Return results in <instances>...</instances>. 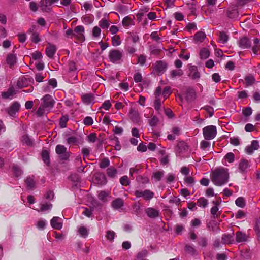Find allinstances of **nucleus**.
Masks as SVG:
<instances>
[{"label":"nucleus","mask_w":260,"mask_h":260,"mask_svg":"<svg viewBox=\"0 0 260 260\" xmlns=\"http://www.w3.org/2000/svg\"><path fill=\"white\" fill-rule=\"evenodd\" d=\"M229 178L228 170L224 168H219L213 170L211 174V180L217 186L225 184Z\"/></svg>","instance_id":"1"},{"label":"nucleus","mask_w":260,"mask_h":260,"mask_svg":"<svg viewBox=\"0 0 260 260\" xmlns=\"http://www.w3.org/2000/svg\"><path fill=\"white\" fill-rule=\"evenodd\" d=\"M55 152L61 160H69L71 154L64 145L60 144L56 146Z\"/></svg>","instance_id":"2"},{"label":"nucleus","mask_w":260,"mask_h":260,"mask_svg":"<svg viewBox=\"0 0 260 260\" xmlns=\"http://www.w3.org/2000/svg\"><path fill=\"white\" fill-rule=\"evenodd\" d=\"M203 134L205 139L210 140L214 139L217 134V129L215 126L209 125L203 129Z\"/></svg>","instance_id":"3"},{"label":"nucleus","mask_w":260,"mask_h":260,"mask_svg":"<svg viewBox=\"0 0 260 260\" xmlns=\"http://www.w3.org/2000/svg\"><path fill=\"white\" fill-rule=\"evenodd\" d=\"M122 57V53L118 50L113 49L110 50L109 53V59L113 63L120 60Z\"/></svg>","instance_id":"4"},{"label":"nucleus","mask_w":260,"mask_h":260,"mask_svg":"<svg viewBox=\"0 0 260 260\" xmlns=\"http://www.w3.org/2000/svg\"><path fill=\"white\" fill-rule=\"evenodd\" d=\"M134 193L137 198L143 197L146 200H149L154 197V193L150 190H136Z\"/></svg>","instance_id":"5"},{"label":"nucleus","mask_w":260,"mask_h":260,"mask_svg":"<svg viewBox=\"0 0 260 260\" xmlns=\"http://www.w3.org/2000/svg\"><path fill=\"white\" fill-rule=\"evenodd\" d=\"M84 28L83 26L80 25L76 26L74 30V37L80 42H83L85 40L84 35Z\"/></svg>","instance_id":"6"},{"label":"nucleus","mask_w":260,"mask_h":260,"mask_svg":"<svg viewBox=\"0 0 260 260\" xmlns=\"http://www.w3.org/2000/svg\"><path fill=\"white\" fill-rule=\"evenodd\" d=\"M43 103L41 104L45 107L46 109L50 110L54 106V101L51 95L46 94L42 99Z\"/></svg>","instance_id":"7"},{"label":"nucleus","mask_w":260,"mask_h":260,"mask_svg":"<svg viewBox=\"0 0 260 260\" xmlns=\"http://www.w3.org/2000/svg\"><path fill=\"white\" fill-rule=\"evenodd\" d=\"M29 34H31V40L35 43H37L41 41L39 37V33L36 30V26H32L28 30Z\"/></svg>","instance_id":"8"},{"label":"nucleus","mask_w":260,"mask_h":260,"mask_svg":"<svg viewBox=\"0 0 260 260\" xmlns=\"http://www.w3.org/2000/svg\"><path fill=\"white\" fill-rule=\"evenodd\" d=\"M167 68V64L162 61H157L154 67V70L158 74L163 73Z\"/></svg>","instance_id":"9"},{"label":"nucleus","mask_w":260,"mask_h":260,"mask_svg":"<svg viewBox=\"0 0 260 260\" xmlns=\"http://www.w3.org/2000/svg\"><path fill=\"white\" fill-rule=\"evenodd\" d=\"M249 166V162L248 160L245 159H242L239 163L238 169L241 173H246L247 172Z\"/></svg>","instance_id":"10"},{"label":"nucleus","mask_w":260,"mask_h":260,"mask_svg":"<svg viewBox=\"0 0 260 260\" xmlns=\"http://www.w3.org/2000/svg\"><path fill=\"white\" fill-rule=\"evenodd\" d=\"M147 215L151 218H155L159 216V210L153 208H148L145 210Z\"/></svg>","instance_id":"11"},{"label":"nucleus","mask_w":260,"mask_h":260,"mask_svg":"<svg viewBox=\"0 0 260 260\" xmlns=\"http://www.w3.org/2000/svg\"><path fill=\"white\" fill-rule=\"evenodd\" d=\"M239 46L243 49L250 48L251 47V42L249 39L244 37L241 38L238 42Z\"/></svg>","instance_id":"12"},{"label":"nucleus","mask_w":260,"mask_h":260,"mask_svg":"<svg viewBox=\"0 0 260 260\" xmlns=\"http://www.w3.org/2000/svg\"><path fill=\"white\" fill-rule=\"evenodd\" d=\"M20 108V104L17 102H14L10 107H9L7 111L9 115L13 116L17 112Z\"/></svg>","instance_id":"13"},{"label":"nucleus","mask_w":260,"mask_h":260,"mask_svg":"<svg viewBox=\"0 0 260 260\" xmlns=\"http://www.w3.org/2000/svg\"><path fill=\"white\" fill-rule=\"evenodd\" d=\"M48 0H41L40 2V7L43 12H49L51 10V6Z\"/></svg>","instance_id":"14"},{"label":"nucleus","mask_w":260,"mask_h":260,"mask_svg":"<svg viewBox=\"0 0 260 260\" xmlns=\"http://www.w3.org/2000/svg\"><path fill=\"white\" fill-rule=\"evenodd\" d=\"M190 73L188 76L192 79H198L200 78V73L197 70L196 66H193L189 68Z\"/></svg>","instance_id":"15"},{"label":"nucleus","mask_w":260,"mask_h":260,"mask_svg":"<svg viewBox=\"0 0 260 260\" xmlns=\"http://www.w3.org/2000/svg\"><path fill=\"white\" fill-rule=\"evenodd\" d=\"M248 238V236L241 231H238L236 233V240L238 243L246 242Z\"/></svg>","instance_id":"16"},{"label":"nucleus","mask_w":260,"mask_h":260,"mask_svg":"<svg viewBox=\"0 0 260 260\" xmlns=\"http://www.w3.org/2000/svg\"><path fill=\"white\" fill-rule=\"evenodd\" d=\"M16 61L17 58L15 54L12 53H9L8 54L6 58V62L10 68H12L16 64Z\"/></svg>","instance_id":"17"},{"label":"nucleus","mask_w":260,"mask_h":260,"mask_svg":"<svg viewBox=\"0 0 260 260\" xmlns=\"http://www.w3.org/2000/svg\"><path fill=\"white\" fill-rule=\"evenodd\" d=\"M56 51V48L55 45L48 44V46L46 49V54L49 58H52Z\"/></svg>","instance_id":"18"},{"label":"nucleus","mask_w":260,"mask_h":260,"mask_svg":"<svg viewBox=\"0 0 260 260\" xmlns=\"http://www.w3.org/2000/svg\"><path fill=\"white\" fill-rule=\"evenodd\" d=\"M188 149V146L187 144L183 142L180 141L178 142L177 145V152L179 153H182L187 151Z\"/></svg>","instance_id":"19"},{"label":"nucleus","mask_w":260,"mask_h":260,"mask_svg":"<svg viewBox=\"0 0 260 260\" xmlns=\"http://www.w3.org/2000/svg\"><path fill=\"white\" fill-rule=\"evenodd\" d=\"M95 181L100 185H104L107 183V179L104 174L99 173L95 175Z\"/></svg>","instance_id":"20"},{"label":"nucleus","mask_w":260,"mask_h":260,"mask_svg":"<svg viewBox=\"0 0 260 260\" xmlns=\"http://www.w3.org/2000/svg\"><path fill=\"white\" fill-rule=\"evenodd\" d=\"M226 15L231 19L236 18L239 15L237 9L236 8H229L227 10Z\"/></svg>","instance_id":"21"},{"label":"nucleus","mask_w":260,"mask_h":260,"mask_svg":"<svg viewBox=\"0 0 260 260\" xmlns=\"http://www.w3.org/2000/svg\"><path fill=\"white\" fill-rule=\"evenodd\" d=\"M94 99V96L90 93L85 94L82 96V100L83 102L87 105L92 103Z\"/></svg>","instance_id":"22"},{"label":"nucleus","mask_w":260,"mask_h":260,"mask_svg":"<svg viewBox=\"0 0 260 260\" xmlns=\"http://www.w3.org/2000/svg\"><path fill=\"white\" fill-rule=\"evenodd\" d=\"M59 218L58 217H54L51 220V225L54 229L60 230L62 228V223L58 221Z\"/></svg>","instance_id":"23"},{"label":"nucleus","mask_w":260,"mask_h":260,"mask_svg":"<svg viewBox=\"0 0 260 260\" xmlns=\"http://www.w3.org/2000/svg\"><path fill=\"white\" fill-rule=\"evenodd\" d=\"M233 234H224L222 237V242L223 244H231L234 242Z\"/></svg>","instance_id":"24"},{"label":"nucleus","mask_w":260,"mask_h":260,"mask_svg":"<svg viewBox=\"0 0 260 260\" xmlns=\"http://www.w3.org/2000/svg\"><path fill=\"white\" fill-rule=\"evenodd\" d=\"M15 94V91L13 87H10L6 92L2 93V96L4 99H8Z\"/></svg>","instance_id":"25"},{"label":"nucleus","mask_w":260,"mask_h":260,"mask_svg":"<svg viewBox=\"0 0 260 260\" xmlns=\"http://www.w3.org/2000/svg\"><path fill=\"white\" fill-rule=\"evenodd\" d=\"M123 205V201L120 198H117L114 200L112 203V206L115 209H118Z\"/></svg>","instance_id":"26"},{"label":"nucleus","mask_w":260,"mask_h":260,"mask_svg":"<svg viewBox=\"0 0 260 260\" xmlns=\"http://www.w3.org/2000/svg\"><path fill=\"white\" fill-rule=\"evenodd\" d=\"M194 38L196 42H202L206 38V35L202 31H199L194 35Z\"/></svg>","instance_id":"27"},{"label":"nucleus","mask_w":260,"mask_h":260,"mask_svg":"<svg viewBox=\"0 0 260 260\" xmlns=\"http://www.w3.org/2000/svg\"><path fill=\"white\" fill-rule=\"evenodd\" d=\"M229 40L228 35L224 32H219L218 41L222 44L227 43Z\"/></svg>","instance_id":"28"},{"label":"nucleus","mask_w":260,"mask_h":260,"mask_svg":"<svg viewBox=\"0 0 260 260\" xmlns=\"http://www.w3.org/2000/svg\"><path fill=\"white\" fill-rule=\"evenodd\" d=\"M183 74V72L181 69L173 70L170 72V77L172 78H175L176 77H181Z\"/></svg>","instance_id":"29"},{"label":"nucleus","mask_w":260,"mask_h":260,"mask_svg":"<svg viewBox=\"0 0 260 260\" xmlns=\"http://www.w3.org/2000/svg\"><path fill=\"white\" fill-rule=\"evenodd\" d=\"M186 98L187 100L192 101L196 99V92L192 89H188L187 91Z\"/></svg>","instance_id":"30"},{"label":"nucleus","mask_w":260,"mask_h":260,"mask_svg":"<svg viewBox=\"0 0 260 260\" xmlns=\"http://www.w3.org/2000/svg\"><path fill=\"white\" fill-rule=\"evenodd\" d=\"M25 181L28 188L31 189L35 187V182L32 178L30 177H27Z\"/></svg>","instance_id":"31"},{"label":"nucleus","mask_w":260,"mask_h":260,"mask_svg":"<svg viewBox=\"0 0 260 260\" xmlns=\"http://www.w3.org/2000/svg\"><path fill=\"white\" fill-rule=\"evenodd\" d=\"M107 174L109 177L114 178L117 174V170L114 167H110L107 169Z\"/></svg>","instance_id":"32"},{"label":"nucleus","mask_w":260,"mask_h":260,"mask_svg":"<svg viewBox=\"0 0 260 260\" xmlns=\"http://www.w3.org/2000/svg\"><path fill=\"white\" fill-rule=\"evenodd\" d=\"M42 159L45 163L48 165L50 162L49 154L48 151L44 150L42 152Z\"/></svg>","instance_id":"33"},{"label":"nucleus","mask_w":260,"mask_h":260,"mask_svg":"<svg viewBox=\"0 0 260 260\" xmlns=\"http://www.w3.org/2000/svg\"><path fill=\"white\" fill-rule=\"evenodd\" d=\"M185 250L187 252L191 254L195 255L197 254V250L192 245L187 244L185 246Z\"/></svg>","instance_id":"34"},{"label":"nucleus","mask_w":260,"mask_h":260,"mask_svg":"<svg viewBox=\"0 0 260 260\" xmlns=\"http://www.w3.org/2000/svg\"><path fill=\"white\" fill-rule=\"evenodd\" d=\"M147 253L148 252L146 250H142L137 254L136 258L135 260H144Z\"/></svg>","instance_id":"35"},{"label":"nucleus","mask_w":260,"mask_h":260,"mask_svg":"<svg viewBox=\"0 0 260 260\" xmlns=\"http://www.w3.org/2000/svg\"><path fill=\"white\" fill-rule=\"evenodd\" d=\"M198 245L202 247H205L208 245V240L205 237H201L198 240Z\"/></svg>","instance_id":"36"},{"label":"nucleus","mask_w":260,"mask_h":260,"mask_svg":"<svg viewBox=\"0 0 260 260\" xmlns=\"http://www.w3.org/2000/svg\"><path fill=\"white\" fill-rule=\"evenodd\" d=\"M197 204L200 207L205 208L207 206L208 200L203 197L200 198L198 200Z\"/></svg>","instance_id":"37"},{"label":"nucleus","mask_w":260,"mask_h":260,"mask_svg":"<svg viewBox=\"0 0 260 260\" xmlns=\"http://www.w3.org/2000/svg\"><path fill=\"white\" fill-rule=\"evenodd\" d=\"M164 174V171H157L154 172L153 174V177L156 181L160 180L161 178L163 177Z\"/></svg>","instance_id":"38"},{"label":"nucleus","mask_w":260,"mask_h":260,"mask_svg":"<svg viewBox=\"0 0 260 260\" xmlns=\"http://www.w3.org/2000/svg\"><path fill=\"white\" fill-rule=\"evenodd\" d=\"M209 51L206 48H203L200 51V56L202 59H206L209 56Z\"/></svg>","instance_id":"39"},{"label":"nucleus","mask_w":260,"mask_h":260,"mask_svg":"<svg viewBox=\"0 0 260 260\" xmlns=\"http://www.w3.org/2000/svg\"><path fill=\"white\" fill-rule=\"evenodd\" d=\"M218 207L217 206H214L211 209V213L214 217H218L220 215V212L219 211Z\"/></svg>","instance_id":"40"},{"label":"nucleus","mask_w":260,"mask_h":260,"mask_svg":"<svg viewBox=\"0 0 260 260\" xmlns=\"http://www.w3.org/2000/svg\"><path fill=\"white\" fill-rule=\"evenodd\" d=\"M78 232L81 236L86 237L88 234V232L86 228L84 226H81L78 229Z\"/></svg>","instance_id":"41"},{"label":"nucleus","mask_w":260,"mask_h":260,"mask_svg":"<svg viewBox=\"0 0 260 260\" xmlns=\"http://www.w3.org/2000/svg\"><path fill=\"white\" fill-rule=\"evenodd\" d=\"M112 45L114 46H117L121 44L120 37L118 35H115L112 38Z\"/></svg>","instance_id":"42"},{"label":"nucleus","mask_w":260,"mask_h":260,"mask_svg":"<svg viewBox=\"0 0 260 260\" xmlns=\"http://www.w3.org/2000/svg\"><path fill=\"white\" fill-rule=\"evenodd\" d=\"M235 203L238 207L243 208L245 206V200L243 197H239L235 201Z\"/></svg>","instance_id":"43"},{"label":"nucleus","mask_w":260,"mask_h":260,"mask_svg":"<svg viewBox=\"0 0 260 260\" xmlns=\"http://www.w3.org/2000/svg\"><path fill=\"white\" fill-rule=\"evenodd\" d=\"M22 141L23 143L28 146L32 145L33 143L31 139L27 135H24L22 137Z\"/></svg>","instance_id":"44"},{"label":"nucleus","mask_w":260,"mask_h":260,"mask_svg":"<svg viewBox=\"0 0 260 260\" xmlns=\"http://www.w3.org/2000/svg\"><path fill=\"white\" fill-rule=\"evenodd\" d=\"M49 110L48 109H46L45 106L41 104L37 110V113L39 116H42L45 113L46 111H48Z\"/></svg>","instance_id":"45"},{"label":"nucleus","mask_w":260,"mask_h":260,"mask_svg":"<svg viewBox=\"0 0 260 260\" xmlns=\"http://www.w3.org/2000/svg\"><path fill=\"white\" fill-rule=\"evenodd\" d=\"M245 80L247 86L251 85L255 82V78L253 76H248L245 77Z\"/></svg>","instance_id":"46"},{"label":"nucleus","mask_w":260,"mask_h":260,"mask_svg":"<svg viewBox=\"0 0 260 260\" xmlns=\"http://www.w3.org/2000/svg\"><path fill=\"white\" fill-rule=\"evenodd\" d=\"M110 165V161L108 158H105L102 160L101 162L100 163V167L101 168L104 169Z\"/></svg>","instance_id":"47"},{"label":"nucleus","mask_w":260,"mask_h":260,"mask_svg":"<svg viewBox=\"0 0 260 260\" xmlns=\"http://www.w3.org/2000/svg\"><path fill=\"white\" fill-rule=\"evenodd\" d=\"M68 117L67 116H63L60 119V126L61 128L66 127V123L68 120Z\"/></svg>","instance_id":"48"},{"label":"nucleus","mask_w":260,"mask_h":260,"mask_svg":"<svg viewBox=\"0 0 260 260\" xmlns=\"http://www.w3.org/2000/svg\"><path fill=\"white\" fill-rule=\"evenodd\" d=\"M52 207V205L49 203L42 204L40 205V211H44L50 209Z\"/></svg>","instance_id":"49"},{"label":"nucleus","mask_w":260,"mask_h":260,"mask_svg":"<svg viewBox=\"0 0 260 260\" xmlns=\"http://www.w3.org/2000/svg\"><path fill=\"white\" fill-rule=\"evenodd\" d=\"M99 25L102 28H107L109 27L110 25V23L109 22L105 19H102L100 22H99Z\"/></svg>","instance_id":"50"},{"label":"nucleus","mask_w":260,"mask_h":260,"mask_svg":"<svg viewBox=\"0 0 260 260\" xmlns=\"http://www.w3.org/2000/svg\"><path fill=\"white\" fill-rule=\"evenodd\" d=\"M225 159H226L229 162H233L235 159V155L232 152L228 153L224 156Z\"/></svg>","instance_id":"51"},{"label":"nucleus","mask_w":260,"mask_h":260,"mask_svg":"<svg viewBox=\"0 0 260 260\" xmlns=\"http://www.w3.org/2000/svg\"><path fill=\"white\" fill-rule=\"evenodd\" d=\"M252 113V110L251 107H247L243 109L242 113L245 117L249 116Z\"/></svg>","instance_id":"52"},{"label":"nucleus","mask_w":260,"mask_h":260,"mask_svg":"<svg viewBox=\"0 0 260 260\" xmlns=\"http://www.w3.org/2000/svg\"><path fill=\"white\" fill-rule=\"evenodd\" d=\"M131 118L135 121H138L139 119L138 113L134 110H131L130 111Z\"/></svg>","instance_id":"53"},{"label":"nucleus","mask_w":260,"mask_h":260,"mask_svg":"<svg viewBox=\"0 0 260 260\" xmlns=\"http://www.w3.org/2000/svg\"><path fill=\"white\" fill-rule=\"evenodd\" d=\"M120 182L122 185L126 186L129 184V181L127 176L122 177L120 179Z\"/></svg>","instance_id":"54"},{"label":"nucleus","mask_w":260,"mask_h":260,"mask_svg":"<svg viewBox=\"0 0 260 260\" xmlns=\"http://www.w3.org/2000/svg\"><path fill=\"white\" fill-rule=\"evenodd\" d=\"M68 144H75L78 142V139L76 137L72 136L67 139Z\"/></svg>","instance_id":"55"},{"label":"nucleus","mask_w":260,"mask_h":260,"mask_svg":"<svg viewBox=\"0 0 260 260\" xmlns=\"http://www.w3.org/2000/svg\"><path fill=\"white\" fill-rule=\"evenodd\" d=\"M69 71L70 72H73L77 70L76 63L73 61H70L68 63Z\"/></svg>","instance_id":"56"},{"label":"nucleus","mask_w":260,"mask_h":260,"mask_svg":"<svg viewBox=\"0 0 260 260\" xmlns=\"http://www.w3.org/2000/svg\"><path fill=\"white\" fill-rule=\"evenodd\" d=\"M101 30L98 26H95L92 29V35L94 37H98L101 35Z\"/></svg>","instance_id":"57"},{"label":"nucleus","mask_w":260,"mask_h":260,"mask_svg":"<svg viewBox=\"0 0 260 260\" xmlns=\"http://www.w3.org/2000/svg\"><path fill=\"white\" fill-rule=\"evenodd\" d=\"M115 233L112 231H108L106 237L110 241H112L115 237Z\"/></svg>","instance_id":"58"},{"label":"nucleus","mask_w":260,"mask_h":260,"mask_svg":"<svg viewBox=\"0 0 260 260\" xmlns=\"http://www.w3.org/2000/svg\"><path fill=\"white\" fill-rule=\"evenodd\" d=\"M210 146V143L205 140H202L200 143V147L203 150H205Z\"/></svg>","instance_id":"59"},{"label":"nucleus","mask_w":260,"mask_h":260,"mask_svg":"<svg viewBox=\"0 0 260 260\" xmlns=\"http://www.w3.org/2000/svg\"><path fill=\"white\" fill-rule=\"evenodd\" d=\"M132 19L128 16L124 17L122 20V24L124 26H128L132 23Z\"/></svg>","instance_id":"60"},{"label":"nucleus","mask_w":260,"mask_h":260,"mask_svg":"<svg viewBox=\"0 0 260 260\" xmlns=\"http://www.w3.org/2000/svg\"><path fill=\"white\" fill-rule=\"evenodd\" d=\"M107 196L108 193L106 191H102L99 193L98 198L100 200L105 201Z\"/></svg>","instance_id":"61"},{"label":"nucleus","mask_w":260,"mask_h":260,"mask_svg":"<svg viewBox=\"0 0 260 260\" xmlns=\"http://www.w3.org/2000/svg\"><path fill=\"white\" fill-rule=\"evenodd\" d=\"M46 226V221L44 220H40L37 223V228L40 230H43Z\"/></svg>","instance_id":"62"},{"label":"nucleus","mask_w":260,"mask_h":260,"mask_svg":"<svg viewBox=\"0 0 260 260\" xmlns=\"http://www.w3.org/2000/svg\"><path fill=\"white\" fill-rule=\"evenodd\" d=\"M93 121L91 117H86L84 119V124L86 125H91Z\"/></svg>","instance_id":"63"},{"label":"nucleus","mask_w":260,"mask_h":260,"mask_svg":"<svg viewBox=\"0 0 260 260\" xmlns=\"http://www.w3.org/2000/svg\"><path fill=\"white\" fill-rule=\"evenodd\" d=\"M146 62V57L143 55H141L138 57V63L141 66H143Z\"/></svg>","instance_id":"64"}]
</instances>
